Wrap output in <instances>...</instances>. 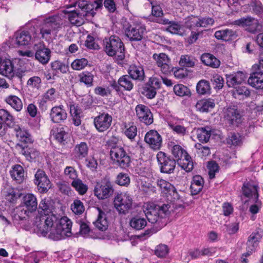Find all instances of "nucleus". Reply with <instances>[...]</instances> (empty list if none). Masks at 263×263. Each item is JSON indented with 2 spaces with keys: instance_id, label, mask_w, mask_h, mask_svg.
<instances>
[{
  "instance_id": "24",
  "label": "nucleus",
  "mask_w": 263,
  "mask_h": 263,
  "mask_svg": "<svg viewBox=\"0 0 263 263\" xmlns=\"http://www.w3.org/2000/svg\"><path fill=\"white\" fill-rule=\"evenodd\" d=\"M243 195L250 200L257 199L259 197L258 186L250 182H245L242 187Z\"/></svg>"
},
{
  "instance_id": "52",
  "label": "nucleus",
  "mask_w": 263,
  "mask_h": 263,
  "mask_svg": "<svg viewBox=\"0 0 263 263\" xmlns=\"http://www.w3.org/2000/svg\"><path fill=\"white\" fill-rule=\"evenodd\" d=\"M80 82L83 83L89 87L93 85V75L90 72L84 71L79 75Z\"/></svg>"
},
{
  "instance_id": "39",
  "label": "nucleus",
  "mask_w": 263,
  "mask_h": 263,
  "mask_svg": "<svg viewBox=\"0 0 263 263\" xmlns=\"http://www.w3.org/2000/svg\"><path fill=\"white\" fill-rule=\"evenodd\" d=\"M197 138L201 143H206L211 136V128L209 126L198 128L196 130Z\"/></svg>"
},
{
  "instance_id": "4",
  "label": "nucleus",
  "mask_w": 263,
  "mask_h": 263,
  "mask_svg": "<svg viewBox=\"0 0 263 263\" xmlns=\"http://www.w3.org/2000/svg\"><path fill=\"white\" fill-rule=\"evenodd\" d=\"M57 220L58 217L53 214L50 215L37 216L34 221L35 230L39 234L46 236L49 232L51 233V229H53Z\"/></svg>"
},
{
  "instance_id": "15",
  "label": "nucleus",
  "mask_w": 263,
  "mask_h": 263,
  "mask_svg": "<svg viewBox=\"0 0 263 263\" xmlns=\"http://www.w3.org/2000/svg\"><path fill=\"white\" fill-rule=\"evenodd\" d=\"M226 123L232 127H238L242 121L239 111L233 107H228L224 111Z\"/></svg>"
},
{
  "instance_id": "16",
  "label": "nucleus",
  "mask_w": 263,
  "mask_h": 263,
  "mask_svg": "<svg viewBox=\"0 0 263 263\" xmlns=\"http://www.w3.org/2000/svg\"><path fill=\"white\" fill-rule=\"evenodd\" d=\"M136 116L139 120L146 125H151L154 121L153 114L148 108L143 104H138L136 106Z\"/></svg>"
},
{
  "instance_id": "28",
  "label": "nucleus",
  "mask_w": 263,
  "mask_h": 263,
  "mask_svg": "<svg viewBox=\"0 0 263 263\" xmlns=\"http://www.w3.org/2000/svg\"><path fill=\"white\" fill-rule=\"evenodd\" d=\"M214 21L212 18L204 17L198 20H189L186 23V26L191 30L195 29V27H206L208 25H213Z\"/></svg>"
},
{
  "instance_id": "48",
  "label": "nucleus",
  "mask_w": 263,
  "mask_h": 263,
  "mask_svg": "<svg viewBox=\"0 0 263 263\" xmlns=\"http://www.w3.org/2000/svg\"><path fill=\"white\" fill-rule=\"evenodd\" d=\"M197 92L201 95L210 94L211 93V87L208 81L200 80L196 85Z\"/></svg>"
},
{
  "instance_id": "3",
  "label": "nucleus",
  "mask_w": 263,
  "mask_h": 263,
  "mask_svg": "<svg viewBox=\"0 0 263 263\" xmlns=\"http://www.w3.org/2000/svg\"><path fill=\"white\" fill-rule=\"evenodd\" d=\"M55 224L56 226H54L49 234V238L53 240H59L72 235V222L67 217L64 216L60 219H58Z\"/></svg>"
},
{
  "instance_id": "55",
  "label": "nucleus",
  "mask_w": 263,
  "mask_h": 263,
  "mask_svg": "<svg viewBox=\"0 0 263 263\" xmlns=\"http://www.w3.org/2000/svg\"><path fill=\"white\" fill-rule=\"evenodd\" d=\"M57 97L55 89L54 88H51L48 89L47 92L45 93L42 100L40 103V107L41 105L44 106L46 104V102L54 101L55 102Z\"/></svg>"
},
{
  "instance_id": "13",
  "label": "nucleus",
  "mask_w": 263,
  "mask_h": 263,
  "mask_svg": "<svg viewBox=\"0 0 263 263\" xmlns=\"http://www.w3.org/2000/svg\"><path fill=\"white\" fill-rule=\"evenodd\" d=\"M34 183L41 193H46L51 187V183L45 173L42 170H38L35 174Z\"/></svg>"
},
{
  "instance_id": "43",
  "label": "nucleus",
  "mask_w": 263,
  "mask_h": 263,
  "mask_svg": "<svg viewBox=\"0 0 263 263\" xmlns=\"http://www.w3.org/2000/svg\"><path fill=\"white\" fill-rule=\"evenodd\" d=\"M171 151L176 162L183 157H187L189 158L188 153L179 145H174L172 147Z\"/></svg>"
},
{
  "instance_id": "42",
  "label": "nucleus",
  "mask_w": 263,
  "mask_h": 263,
  "mask_svg": "<svg viewBox=\"0 0 263 263\" xmlns=\"http://www.w3.org/2000/svg\"><path fill=\"white\" fill-rule=\"evenodd\" d=\"M257 21L254 18L247 16L234 21L233 24L241 27L256 26Z\"/></svg>"
},
{
  "instance_id": "64",
  "label": "nucleus",
  "mask_w": 263,
  "mask_h": 263,
  "mask_svg": "<svg viewBox=\"0 0 263 263\" xmlns=\"http://www.w3.org/2000/svg\"><path fill=\"white\" fill-rule=\"evenodd\" d=\"M168 247L164 244L157 246L155 250V255L160 258L164 257L168 253Z\"/></svg>"
},
{
  "instance_id": "14",
  "label": "nucleus",
  "mask_w": 263,
  "mask_h": 263,
  "mask_svg": "<svg viewBox=\"0 0 263 263\" xmlns=\"http://www.w3.org/2000/svg\"><path fill=\"white\" fill-rule=\"evenodd\" d=\"M145 30V27L141 24L128 25L124 27L125 35L130 41H141Z\"/></svg>"
},
{
  "instance_id": "29",
  "label": "nucleus",
  "mask_w": 263,
  "mask_h": 263,
  "mask_svg": "<svg viewBox=\"0 0 263 263\" xmlns=\"http://www.w3.org/2000/svg\"><path fill=\"white\" fill-rule=\"evenodd\" d=\"M215 106V101L211 98L201 99L198 101L196 105L197 110L201 112H208L211 111Z\"/></svg>"
},
{
  "instance_id": "32",
  "label": "nucleus",
  "mask_w": 263,
  "mask_h": 263,
  "mask_svg": "<svg viewBox=\"0 0 263 263\" xmlns=\"http://www.w3.org/2000/svg\"><path fill=\"white\" fill-rule=\"evenodd\" d=\"M67 127H60L57 128L53 134L54 139L61 145H65L67 143L69 138V134Z\"/></svg>"
},
{
  "instance_id": "46",
  "label": "nucleus",
  "mask_w": 263,
  "mask_h": 263,
  "mask_svg": "<svg viewBox=\"0 0 263 263\" xmlns=\"http://www.w3.org/2000/svg\"><path fill=\"white\" fill-rule=\"evenodd\" d=\"M71 185L81 195H83L86 193L88 190V186L83 183L82 180L79 178H77L73 180Z\"/></svg>"
},
{
  "instance_id": "1",
  "label": "nucleus",
  "mask_w": 263,
  "mask_h": 263,
  "mask_svg": "<svg viewBox=\"0 0 263 263\" xmlns=\"http://www.w3.org/2000/svg\"><path fill=\"white\" fill-rule=\"evenodd\" d=\"M169 208L168 204H163L161 206L147 204L144 206L143 211L149 222L157 224L159 229H161L166 224V218L170 214Z\"/></svg>"
},
{
  "instance_id": "19",
  "label": "nucleus",
  "mask_w": 263,
  "mask_h": 263,
  "mask_svg": "<svg viewBox=\"0 0 263 263\" xmlns=\"http://www.w3.org/2000/svg\"><path fill=\"white\" fill-rule=\"evenodd\" d=\"M64 12L67 15L70 23L77 26H81L84 23V18L86 16V13H82L78 10H64Z\"/></svg>"
},
{
  "instance_id": "20",
  "label": "nucleus",
  "mask_w": 263,
  "mask_h": 263,
  "mask_svg": "<svg viewBox=\"0 0 263 263\" xmlns=\"http://www.w3.org/2000/svg\"><path fill=\"white\" fill-rule=\"evenodd\" d=\"M88 146L86 142H81L77 144L72 152L74 160L78 161L86 158L88 156Z\"/></svg>"
},
{
  "instance_id": "22",
  "label": "nucleus",
  "mask_w": 263,
  "mask_h": 263,
  "mask_svg": "<svg viewBox=\"0 0 263 263\" xmlns=\"http://www.w3.org/2000/svg\"><path fill=\"white\" fill-rule=\"evenodd\" d=\"M23 204L26 208L24 211V213L32 212L37 209V199L34 195L31 193H28L23 197Z\"/></svg>"
},
{
  "instance_id": "41",
  "label": "nucleus",
  "mask_w": 263,
  "mask_h": 263,
  "mask_svg": "<svg viewBox=\"0 0 263 263\" xmlns=\"http://www.w3.org/2000/svg\"><path fill=\"white\" fill-rule=\"evenodd\" d=\"M51 69L59 77L60 73H65L68 70V66L64 63L56 60L51 62Z\"/></svg>"
},
{
  "instance_id": "45",
  "label": "nucleus",
  "mask_w": 263,
  "mask_h": 263,
  "mask_svg": "<svg viewBox=\"0 0 263 263\" xmlns=\"http://www.w3.org/2000/svg\"><path fill=\"white\" fill-rule=\"evenodd\" d=\"M103 7V0H96L92 2H88L85 8L82 13L92 14L93 10H98Z\"/></svg>"
},
{
  "instance_id": "40",
  "label": "nucleus",
  "mask_w": 263,
  "mask_h": 263,
  "mask_svg": "<svg viewBox=\"0 0 263 263\" xmlns=\"http://www.w3.org/2000/svg\"><path fill=\"white\" fill-rule=\"evenodd\" d=\"M53 210V205L49 199L44 198L40 202L39 212L41 215H50Z\"/></svg>"
},
{
  "instance_id": "37",
  "label": "nucleus",
  "mask_w": 263,
  "mask_h": 263,
  "mask_svg": "<svg viewBox=\"0 0 263 263\" xmlns=\"http://www.w3.org/2000/svg\"><path fill=\"white\" fill-rule=\"evenodd\" d=\"M15 130L16 136L20 141L25 143H32L33 142L34 140L32 136L24 128L18 127L15 128Z\"/></svg>"
},
{
  "instance_id": "60",
  "label": "nucleus",
  "mask_w": 263,
  "mask_h": 263,
  "mask_svg": "<svg viewBox=\"0 0 263 263\" xmlns=\"http://www.w3.org/2000/svg\"><path fill=\"white\" fill-rule=\"evenodd\" d=\"M195 59L188 55H182L179 61V65L181 66L186 67H193L195 65Z\"/></svg>"
},
{
  "instance_id": "23",
  "label": "nucleus",
  "mask_w": 263,
  "mask_h": 263,
  "mask_svg": "<svg viewBox=\"0 0 263 263\" xmlns=\"http://www.w3.org/2000/svg\"><path fill=\"white\" fill-rule=\"evenodd\" d=\"M248 83L257 90H262L263 72L260 71L252 72L248 79Z\"/></svg>"
},
{
  "instance_id": "6",
  "label": "nucleus",
  "mask_w": 263,
  "mask_h": 263,
  "mask_svg": "<svg viewBox=\"0 0 263 263\" xmlns=\"http://www.w3.org/2000/svg\"><path fill=\"white\" fill-rule=\"evenodd\" d=\"M110 158L114 163L121 168L129 167L131 163L130 157L121 146L115 145L110 149Z\"/></svg>"
},
{
  "instance_id": "30",
  "label": "nucleus",
  "mask_w": 263,
  "mask_h": 263,
  "mask_svg": "<svg viewBox=\"0 0 263 263\" xmlns=\"http://www.w3.org/2000/svg\"><path fill=\"white\" fill-rule=\"evenodd\" d=\"M214 36L217 39L229 41L235 39L237 35L236 31L232 29H226L216 31Z\"/></svg>"
},
{
  "instance_id": "47",
  "label": "nucleus",
  "mask_w": 263,
  "mask_h": 263,
  "mask_svg": "<svg viewBox=\"0 0 263 263\" xmlns=\"http://www.w3.org/2000/svg\"><path fill=\"white\" fill-rule=\"evenodd\" d=\"M131 79H132L129 75H123L119 79V85L125 90L130 91L134 87V83Z\"/></svg>"
},
{
  "instance_id": "61",
  "label": "nucleus",
  "mask_w": 263,
  "mask_h": 263,
  "mask_svg": "<svg viewBox=\"0 0 263 263\" xmlns=\"http://www.w3.org/2000/svg\"><path fill=\"white\" fill-rule=\"evenodd\" d=\"M130 178L127 174L120 173L117 177L116 182L121 186H128L130 183Z\"/></svg>"
},
{
  "instance_id": "36",
  "label": "nucleus",
  "mask_w": 263,
  "mask_h": 263,
  "mask_svg": "<svg viewBox=\"0 0 263 263\" xmlns=\"http://www.w3.org/2000/svg\"><path fill=\"white\" fill-rule=\"evenodd\" d=\"M11 178L17 183L23 182L24 179V171L23 167L19 165H15L12 170L10 171Z\"/></svg>"
},
{
  "instance_id": "58",
  "label": "nucleus",
  "mask_w": 263,
  "mask_h": 263,
  "mask_svg": "<svg viewBox=\"0 0 263 263\" xmlns=\"http://www.w3.org/2000/svg\"><path fill=\"white\" fill-rule=\"evenodd\" d=\"M166 30L172 34H175L180 35H183V30L181 25L175 22H172L171 24L167 27Z\"/></svg>"
},
{
  "instance_id": "18",
  "label": "nucleus",
  "mask_w": 263,
  "mask_h": 263,
  "mask_svg": "<svg viewBox=\"0 0 263 263\" xmlns=\"http://www.w3.org/2000/svg\"><path fill=\"white\" fill-rule=\"evenodd\" d=\"M67 117V112L62 105L54 106L50 110V118L53 123H60L64 122Z\"/></svg>"
},
{
  "instance_id": "17",
  "label": "nucleus",
  "mask_w": 263,
  "mask_h": 263,
  "mask_svg": "<svg viewBox=\"0 0 263 263\" xmlns=\"http://www.w3.org/2000/svg\"><path fill=\"white\" fill-rule=\"evenodd\" d=\"M144 141L153 150H159L162 146V137L156 130H150L147 132L144 137Z\"/></svg>"
},
{
  "instance_id": "7",
  "label": "nucleus",
  "mask_w": 263,
  "mask_h": 263,
  "mask_svg": "<svg viewBox=\"0 0 263 263\" xmlns=\"http://www.w3.org/2000/svg\"><path fill=\"white\" fill-rule=\"evenodd\" d=\"M114 189L112 182L108 178H103L96 182L93 192L99 199H105L113 194Z\"/></svg>"
},
{
  "instance_id": "10",
  "label": "nucleus",
  "mask_w": 263,
  "mask_h": 263,
  "mask_svg": "<svg viewBox=\"0 0 263 263\" xmlns=\"http://www.w3.org/2000/svg\"><path fill=\"white\" fill-rule=\"evenodd\" d=\"M161 86V81L160 79L155 77H151L142 86L141 93L148 99H153L157 94V90L160 89Z\"/></svg>"
},
{
  "instance_id": "9",
  "label": "nucleus",
  "mask_w": 263,
  "mask_h": 263,
  "mask_svg": "<svg viewBox=\"0 0 263 263\" xmlns=\"http://www.w3.org/2000/svg\"><path fill=\"white\" fill-rule=\"evenodd\" d=\"M114 203L119 213L126 214L132 208L133 198L128 193H121L116 195Z\"/></svg>"
},
{
  "instance_id": "51",
  "label": "nucleus",
  "mask_w": 263,
  "mask_h": 263,
  "mask_svg": "<svg viewBox=\"0 0 263 263\" xmlns=\"http://www.w3.org/2000/svg\"><path fill=\"white\" fill-rule=\"evenodd\" d=\"M174 92L176 95L179 97H190L191 92L190 89L183 84H177L174 86Z\"/></svg>"
},
{
  "instance_id": "54",
  "label": "nucleus",
  "mask_w": 263,
  "mask_h": 263,
  "mask_svg": "<svg viewBox=\"0 0 263 263\" xmlns=\"http://www.w3.org/2000/svg\"><path fill=\"white\" fill-rule=\"evenodd\" d=\"M70 208L72 212L77 215L82 214L85 210L83 203L79 199H74Z\"/></svg>"
},
{
  "instance_id": "27",
  "label": "nucleus",
  "mask_w": 263,
  "mask_h": 263,
  "mask_svg": "<svg viewBox=\"0 0 263 263\" xmlns=\"http://www.w3.org/2000/svg\"><path fill=\"white\" fill-rule=\"evenodd\" d=\"M245 79V74L241 71H238L227 76V84L229 87L235 88L243 82Z\"/></svg>"
},
{
  "instance_id": "38",
  "label": "nucleus",
  "mask_w": 263,
  "mask_h": 263,
  "mask_svg": "<svg viewBox=\"0 0 263 263\" xmlns=\"http://www.w3.org/2000/svg\"><path fill=\"white\" fill-rule=\"evenodd\" d=\"M5 102L16 111H20L23 108L21 99L15 95H9L5 99Z\"/></svg>"
},
{
  "instance_id": "2",
  "label": "nucleus",
  "mask_w": 263,
  "mask_h": 263,
  "mask_svg": "<svg viewBox=\"0 0 263 263\" xmlns=\"http://www.w3.org/2000/svg\"><path fill=\"white\" fill-rule=\"evenodd\" d=\"M63 25L62 17L55 15L48 17L43 20L39 26L40 33L37 34L39 38L47 40L50 38V35L54 31H58Z\"/></svg>"
},
{
  "instance_id": "26",
  "label": "nucleus",
  "mask_w": 263,
  "mask_h": 263,
  "mask_svg": "<svg viewBox=\"0 0 263 263\" xmlns=\"http://www.w3.org/2000/svg\"><path fill=\"white\" fill-rule=\"evenodd\" d=\"M0 74L9 79L14 76V65L10 60L5 59L2 61L0 64Z\"/></svg>"
},
{
  "instance_id": "31",
  "label": "nucleus",
  "mask_w": 263,
  "mask_h": 263,
  "mask_svg": "<svg viewBox=\"0 0 263 263\" xmlns=\"http://www.w3.org/2000/svg\"><path fill=\"white\" fill-rule=\"evenodd\" d=\"M20 153L29 162L34 161L40 155L39 152L36 149L29 146H21Z\"/></svg>"
},
{
  "instance_id": "57",
  "label": "nucleus",
  "mask_w": 263,
  "mask_h": 263,
  "mask_svg": "<svg viewBox=\"0 0 263 263\" xmlns=\"http://www.w3.org/2000/svg\"><path fill=\"white\" fill-rule=\"evenodd\" d=\"M241 138L239 134L230 133L227 138V143L231 146H238L241 143Z\"/></svg>"
},
{
  "instance_id": "12",
  "label": "nucleus",
  "mask_w": 263,
  "mask_h": 263,
  "mask_svg": "<svg viewBox=\"0 0 263 263\" xmlns=\"http://www.w3.org/2000/svg\"><path fill=\"white\" fill-rule=\"evenodd\" d=\"M112 122V117L107 112H99L93 119V124L99 133H103L108 130Z\"/></svg>"
},
{
  "instance_id": "49",
  "label": "nucleus",
  "mask_w": 263,
  "mask_h": 263,
  "mask_svg": "<svg viewBox=\"0 0 263 263\" xmlns=\"http://www.w3.org/2000/svg\"><path fill=\"white\" fill-rule=\"evenodd\" d=\"M0 120L10 127L14 123V118L6 109H0Z\"/></svg>"
},
{
  "instance_id": "59",
  "label": "nucleus",
  "mask_w": 263,
  "mask_h": 263,
  "mask_svg": "<svg viewBox=\"0 0 263 263\" xmlns=\"http://www.w3.org/2000/svg\"><path fill=\"white\" fill-rule=\"evenodd\" d=\"M157 184L162 192L168 193L173 190H174V186L169 182L163 179H159L157 181Z\"/></svg>"
},
{
  "instance_id": "44",
  "label": "nucleus",
  "mask_w": 263,
  "mask_h": 263,
  "mask_svg": "<svg viewBox=\"0 0 263 263\" xmlns=\"http://www.w3.org/2000/svg\"><path fill=\"white\" fill-rule=\"evenodd\" d=\"M131 227L136 230L143 229L147 224L145 218L137 216L133 217L129 222Z\"/></svg>"
},
{
  "instance_id": "8",
  "label": "nucleus",
  "mask_w": 263,
  "mask_h": 263,
  "mask_svg": "<svg viewBox=\"0 0 263 263\" xmlns=\"http://www.w3.org/2000/svg\"><path fill=\"white\" fill-rule=\"evenodd\" d=\"M156 157L161 173L171 174L174 172L176 165L174 158L161 151L157 153Z\"/></svg>"
},
{
  "instance_id": "35",
  "label": "nucleus",
  "mask_w": 263,
  "mask_h": 263,
  "mask_svg": "<svg viewBox=\"0 0 263 263\" xmlns=\"http://www.w3.org/2000/svg\"><path fill=\"white\" fill-rule=\"evenodd\" d=\"M204 180L202 177L199 175L193 177L190 186L191 192L192 195H197L202 190Z\"/></svg>"
},
{
  "instance_id": "25",
  "label": "nucleus",
  "mask_w": 263,
  "mask_h": 263,
  "mask_svg": "<svg viewBox=\"0 0 263 263\" xmlns=\"http://www.w3.org/2000/svg\"><path fill=\"white\" fill-rule=\"evenodd\" d=\"M35 59L43 65L47 64L50 60L51 51L45 47H40L35 53Z\"/></svg>"
},
{
  "instance_id": "5",
  "label": "nucleus",
  "mask_w": 263,
  "mask_h": 263,
  "mask_svg": "<svg viewBox=\"0 0 263 263\" xmlns=\"http://www.w3.org/2000/svg\"><path fill=\"white\" fill-rule=\"evenodd\" d=\"M104 50L109 56H118L122 59L124 57V45L120 38L117 35H111L109 38H105L103 41Z\"/></svg>"
},
{
  "instance_id": "50",
  "label": "nucleus",
  "mask_w": 263,
  "mask_h": 263,
  "mask_svg": "<svg viewBox=\"0 0 263 263\" xmlns=\"http://www.w3.org/2000/svg\"><path fill=\"white\" fill-rule=\"evenodd\" d=\"M176 163L180 166L181 168L185 170L187 172L192 171L194 165L192 161L191 156L189 155V158L187 157H183L181 160Z\"/></svg>"
},
{
  "instance_id": "11",
  "label": "nucleus",
  "mask_w": 263,
  "mask_h": 263,
  "mask_svg": "<svg viewBox=\"0 0 263 263\" xmlns=\"http://www.w3.org/2000/svg\"><path fill=\"white\" fill-rule=\"evenodd\" d=\"M16 43L18 45H28L35 41L36 38L39 39L37 33L35 31L34 27H31L29 30H22L17 31L15 34Z\"/></svg>"
},
{
  "instance_id": "63",
  "label": "nucleus",
  "mask_w": 263,
  "mask_h": 263,
  "mask_svg": "<svg viewBox=\"0 0 263 263\" xmlns=\"http://www.w3.org/2000/svg\"><path fill=\"white\" fill-rule=\"evenodd\" d=\"M88 64L86 59L82 58L74 60L71 64L72 69L80 70L83 69Z\"/></svg>"
},
{
  "instance_id": "53",
  "label": "nucleus",
  "mask_w": 263,
  "mask_h": 263,
  "mask_svg": "<svg viewBox=\"0 0 263 263\" xmlns=\"http://www.w3.org/2000/svg\"><path fill=\"white\" fill-rule=\"evenodd\" d=\"M22 195L20 191L14 188H9L5 195L6 199L10 202H15Z\"/></svg>"
},
{
  "instance_id": "56",
  "label": "nucleus",
  "mask_w": 263,
  "mask_h": 263,
  "mask_svg": "<svg viewBox=\"0 0 263 263\" xmlns=\"http://www.w3.org/2000/svg\"><path fill=\"white\" fill-rule=\"evenodd\" d=\"M262 235L258 232L252 233L248 238L247 246L254 247L256 248L258 246V242L260 240Z\"/></svg>"
},
{
  "instance_id": "34",
  "label": "nucleus",
  "mask_w": 263,
  "mask_h": 263,
  "mask_svg": "<svg viewBox=\"0 0 263 263\" xmlns=\"http://www.w3.org/2000/svg\"><path fill=\"white\" fill-rule=\"evenodd\" d=\"M97 210L99 214L93 224L98 230L102 231H105L108 227V221L106 219V214L99 208H98Z\"/></svg>"
},
{
  "instance_id": "62",
  "label": "nucleus",
  "mask_w": 263,
  "mask_h": 263,
  "mask_svg": "<svg viewBox=\"0 0 263 263\" xmlns=\"http://www.w3.org/2000/svg\"><path fill=\"white\" fill-rule=\"evenodd\" d=\"M196 153L199 157H203L209 155L211 153L210 149L208 146H204L200 143H196L195 145Z\"/></svg>"
},
{
  "instance_id": "21",
  "label": "nucleus",
  "mask_w": 263,
  "mask_h": 263,
  "mask_svg": "<svg viewBox=\"0 0 263 263\" xmlns=\"http://www.w3.org/2000/svg\"><path fill=\"white\" fill-rule=\"evenodd\" d=\"M127 72L133 80L142 82L145 79L144 69L140 65H130L128 68Z\"/></svg>"
},
{
  "instance_id": "33",
  "label": "nucleus",
  "mask_w": 263,
  "mask_h": 263,
  "mask_svg": "<svg viewBox=\"0 0 263 263\" xmlns=\"http://www.w3.org/2000/svg\"><path fill=\"white\" fill-rule=\"evenodd\" d=\"M201 60L204 65L214 68H218L220 64V61L209 53L202 54L201 56Z\"/></svg>"
}]
</instances>
